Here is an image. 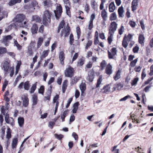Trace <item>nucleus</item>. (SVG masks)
Listing matches in <instances>:
<instances>
[{
  "instance_id": "9",
  "label": "nucleus",
  "mask_w": 153,
  "mask_h": 153,
  "mask_svg": "<svg viewBox=\"0 0 153 153\" xmlns=\"http://www.w3.org/2000/svg\"><path fill=\"white\" fill-rule=\"evenodd\" d=\"M22 104L23 105L26 107L29 104V99L27 95V94H25L22 95Z\"/></svg>"
},
{
  "instance_id": "57",
  "label": "nucleus",
  "mask_w": 153,
  "mask_h": 153,
  "mask_svg": "<svg viewBox=\"0 0 153 153\" xmlns=\"http://www.w3.org/2000/svg\"><path fill=\"white\" fill-rule=\"evenodd\" d=\"M109 35L110 36L108 38V41L109 44H111L112 41V37L113 35H111V34H109Z\"/></svg>"
},
{
  "instance_id": "12",
  "label": "nucleus",
  "mask_w": 153,
  "mask_h": 153,
  "mask_svg": "<svg viewBox=\"0 0 153 153\" xmlns=\"http://www.w3.org/2000/svg\"><path fill=\"white\" fill-rule=\"evenodd\" d=\"M112 66L110 63L108 64L105 68V73L108 75H110L112 73Z\"/></svg>"
},
{
  "instance_id": "26",
  "label": "nucleus",
  "mask_w": 153,
  "mask_h": 153,
  "mask_svg": "<svg viewBox=\"0 0 153 153\" xmlns=\"http://www.w3.org/2000/svg\"><path fill=\"white\" fill-rule=\"evenodd\" d=\"M127 37L125 36L123 39L122 41V45L125 48H126L128 46V43H127L128 41L126 40Z\"/></svg>"
},
{
  "instance_id": "17",
  "label": "nucleus",
  "mask_w": 153,
  "mask_h": 153,
  "mask_svg": "<svg viewBox=\"0 0 153 153\" xmlns=\"http://www.w3.org/2000/svg\"><path fill=\"white\" fill-rule=\"evenodd\" d=\"M9 67L10 65L9 62L7 61H5L3 66V68L6 73L8 72V70L9 68Z\"/></svg>"
},
{
  "instance_id": "1",
  "label": "nucleus",
  "mask_w": 153,
  "mask_h": 153,
  "mask_svg": "<svg viewBox=\"0 0 153 153\" xmlns=\"http://www.w3.org/2000/svg\"><path fill=\"white\" fill-rule=\"evenodd\" d=\"M52 14L48 10H46L44 12L43 15V24L45 25L48 26L51 21V16Z\"/></svg>"
},
{
  "instance_id": "37",
  "label": "nucleus",
  "mask_w": 153,
  "mask_h": 153,
  "mask_svg": "<svg viewBox=\"0 0 153 153\" xmlns=\"http://www.w3.org/2000/svg\"><path fill=\"white\" fill-rule=\"evenodd\" d=\"M43 39L42 37H40L39 38L37 43V48H39L43 42Z\"/></svg>"
},
{
  "instance_id": "52",
  "label": "nucleus",
  "mask_w": 153,
  "mask_h": 153,
  "mask_svg": "<svg viewBox=\"0 0 153 153\" xmlns=\"http://www.w3.org/2000/svg\"><path fill=\"white\" fill-rule=\"evenodd\" d=\"M92 42L91 40H89L88 41L85 46V48L87 50L91 45Z\"/></svg>"
},
{
  "instance_id": "44",
  "label": "nucleus",
  "mask_w": 153,
  "mask_h": 153,
  "mask_svg": "<svg viewBox=\"0 0 153 153\" xmlns=\"http://www.w3.org/2000/svg\"><path fill=\"white\" fill-rule=\"evenodd\" d=\"M18 142L17 138H14L13 139L12 143V146L13 148H14L16 146Z\"/></svg>"
},
{
  "instance_id": "14",
  "label": "nucleus",
  "mask_w": 153,
  "mask_h": 153,
  "mask_svg": "<svg viewBox=\"0 0 153 153\" xmlns=\"http://www.w3.org/2000/svg\"><path fill=\"white\" fill-rule=\"evenodd\" d=\"M59 58L61 64L63 65L64 64V60L65 59V54L63 51H61L59 52Z\"/></svg>"
},
{
  "instance_id": "59",
  "label": "nucleus",
  "mask_w": 153,
  "mask_h": 153,
  "mask_svg": "<svg viewBox=\"0 0 153 153\" xmlns=\"http://www.w3.org/2000/svg\"><path fill=\"white\" fill-rule=\"evenodd\" d=\"M55 124V123L54 122L51 121L49 123L48 126L51 129H52Z\"/></svg>"
},
{
  "instance_id": "45",
  "label": "nucleus",
  "mask_w": 153,
  "mask_h": 153,
  "mask_svg": "<svg viewBox=\"0 0 153 153\" xmlns=\"http://www.w3.org/2000/svg\"><path fill=\"white\" fill-rule=\"evenodd\" d=\"M69 39V43L71 45L73 44L74 41L73 34H70V36Z\"/></svg>"
},
{
  "instance_id": "38",
  "label": "nucleus",
  "mask_w": 153,
  "mask_h": 153,
  "mask_svg": "<svg viewBox=\"0 0 153 153\" xmlns=\"http://www.w3.org/2000/svg\"><path fill=\"white\" fill-rule=\"evenodd\" d=\"M79 87L82 92H83L86 88L85 83H81Z\"/></svg>"
},
{
  "instance_id": "28",
  "label": "nucleus",
  "mask_w": 153,
  "mask_h": 153,
  "mask_svg": "<svg viewBox=\"0 0 153 153\" xmlns=\"http://www.w3.org/2000/svg\"><path fill=\"white\" fill-rule=\"evenodd\" d=\"M144 37L142 34H140L138 37V42L139 43L141 44H144Z\"/></svg>"
},
{
  "instance_id": "16",
  "label": "nucleus",
  "mask_w": 153,
  "mask_h": 153,
  "mask_svg": "<svg viewBox=\"0 0 153 153\" xmlns=\"http://www.w3.org/2000/svg\"><path fill=\"white\" fill-rule=\"evenodd\" d=\"M101 15L103 20L106 21L107 19V13L105 9L102 10Z\"/></svg>"
},
{
  "instance_id": "50",
  "label": "nucleus",
  "mask_w": 153,
  "mask_h": 153,
  "mask_svg": "<svg viewBox=\"0 0 153 153\" xmlns=\"http://www.w3.org/2000/svg\"><path fill=\"white\" fill-rule=\"evenodd\" d=\"M84 10L87 13H88L90 9L89 5L87 3L84 6Z\"/></svg>"
},
{
  "instance_id": "7",
  "label": "nucleus",
  "mask_w": 153,
  "mask_h": 153,
  "mask_svg": "<svg viewBox=\"0 0 153 153\" xmlns=\"http://www.w3.org/2000/svg\"><path fill=\"white\" fill-rule=\"evenodd\" d=\"M5 120L6 123L10 124L12 126H13L14 125V120L12 117H9V114H6L5 117Z\"/></svg>"
},
{
  "instance_id": "40",
  "label": "nucleus",
  "mask_w": 153,
  "mask_h": 153,
  "mask_svg": "<svg viewBox=\"0 0 153 153\" xmlns=\"http://www.w3.org/2000/svg\"><path fill=\"white\" fill-rule=\"evenodd\" d=\"M11 137V132L10 129L9 128L7 129V131L6 137L8 139H9Z\"/></svg>"
},
{
  "instance_id": "35",
  "label": "nucleus",
  "mask_w": 153,
  "mask_h": 153,
  "mask_svg": "<svg viewBox=\"0 0 153 153\" xmlns=\"http://www.w3.org/2000/svg\"><path fill=\"white\" fill-rule=\"evenodd\" d=\"M78 78L76 77H74L72 78L71 82V85H72L75 84L78 82Z\"/></svg>"
},
{
  "instance_id": "27",
  "label": "nucleus",
  "mask_w": 153,
  "mask_h": 153,
  "mask_svg": "<svg viewBox=\"0 0 153 153\" xmlns=\"http://www.w3.org/2000/svg\"><path fill=\"white\" fill-rule=\"evenodd\" d=\"M67 86V81L65 80L63 82L62 89L63 93H65Z\"/></svg>"
},
{
  "instance_id": "58",
  "label": "nucleus",
  "mask_w": 153,
  "mask_h": 153,
  "mask_svg": "<svg viewBox=\"0 0 153 153\" xmlns=\"http://www.w3.org/2000/svg\"><path fill=\"white\" fill-rule=\"evenodd\" d=\"M139 79L138 78H135L133 81L131 82V85H134L136 84L137 81H138Z\"/></svg>"
},
{
  "instance_id": "43",
  "label": "nucleus",
  "mask_w": 153,
  "mask_h": 153,
  "mask_svg": "<svg viewBox=\"0 0 153 153\" xmlns=\"http://www.w3.org/2000/svg\"><path fill=\"white\" fill-rule=\"evenodd\" d=\"M117 147V146H115L111 148V151L113 152L114 153H119V149H116Z\"/></svg>"
},
{
  "instance_id": "11",
  "label": "nucleus",
  "mask_w": 153,
  "mask_h": 153,
  "mask_svg": "<svg viewBox=\"0 0 153 153\" xmlns=\"http://www.w3.org/2000/svg\"><path fill=\"white\" fill-rule=\"evenodd\" d=\"M94 71L93 69L91 70L88 72V76L87 79L89 82H91L93 81L94 76Z\"/></svg>"
},
{
  "instance_id": "33",
  "label": "nucleus",
  "mask_w": 153,
  "mask_h": 153,
  "mask_svg": "<svg viewBox=\"0 0 153 153\" xmlns=\"http://www.w3.org/2000/svg\"><path fill=\"white\" fill-rule=\"evenodd\" d=\"M117 15L115 13H113L110 15V20H115L117 19Z\"/></svg>"
},
{
  "instance_id": "61",
  "label": "nucleus",
  "mask_w": 153,
  "mask_h": 153,
  "mask_svg": "<svg viewBox=\"0 0 153 153\" xmlns=\"http://www.w3.org/2000/svg\"><path fill=\"white\" fill-rule=\"evenodd\" d=\"M114 86V88H116V89L117 88V89H118L120 87V88H122L123 87V85H121L120 83L115 84Z\"/></svg>"
},
{
  "instance_id": "54",
  "label": "nucleus",
  "mask_w": 153,
  "mask_h": 153,
  "mask_svg": "<svg viewBox=\"0 0 153 153\" xmlns=\"http://www.w3.org/2000/svg\"><path fill=\"white\" fill-rule=\"evenodd\" d=\"M44 90V86L43 85L41 86L39 90V92L40 94H43Z\"/></svg>"
},
{
  "instance_id": "2",
  "label": "nucleus",
  "mask_w": 153,
  "mask_h": 153,
  "mask_svg": "<svg viewBox=\"0 0 153 153\" xmlns=\"http://www.w3.org/2000/svg\"><path fill=\"white\" fill-rule=\"evenodd\" d=\"M118 24L115 22H112L110 25L109 29V34L113 35L116 31Z\"/></svg>"
},
{
  "instance_id": "13",
  "label": "nucleus",
  "mask_w": 153,
  "mask_h": 153,
  "mask_svg": "<svg viewBox=\"0 0 153 153\" xmlns=\"http://www.w3.org/2000/svg\"><path fill=\"white\" fill-rule=\"evenodd\" d=\"M138 0H133L131 3V7L132 10L133 11L136 10L138 6Z\"/></svg>"
},
{
  "instance_id": "49",
  "label": "nucleus",
  "mask_w": 153,
  "mask_h": 153,
  "mask_svg": "<svg viewBox=\"0 0 153 153\" xmlns=\"http://www.w3.org/2000/svg\"><path fill=\"white\" fill-rule=\"evenodd\" d=\"M67 114V112L66 111H65L61 115V118L62 120V121L63 122L65 120V119L66 117V115Z\"/></svg>"
},
{
  "instance_id": "4",
  "label": "nucleus",
  "mask_w": 153,
  "mask_h": 153,
  "mask_svg": "<svg viewBox=\"0 0 153 153\" xmlns=\"http://www.w3.org/2000/svg\"><path fill=\"white\" fill-rule=\"evenodd\" d=\"M25 18V15L22 14H19L16 15L15 17L14 21L15 22V24L18 23L20 24L23 21Z\"/></svg>"
},
{
  "instance_id": "42",
  "label": "nucleus",
  "mask_w": 153,
  "mask_h": 153,
  "mask_svg": "<svg viewBox=\"0 0 153 153\" xmlns=\"http://www.w3.org/2000/svg\"><path fill=\"white\" fill-rule=\"evenodd\" d=\"M65 8L66 9V13L67 15H68L69 17H71V16L70 13V8L67 5L65 6Z\"/></svg>"
},
{
  "instance_id": "55",
  "label": "nucleus",
  "mask_w": 153,
  "mask_h": 153,
  "mask_svg": "<svg viewBox=\"0 0 153 153\" xmlns=\"http://www.w3.org/2000/svg\"><path fill=\"white\" fill-rule=\"evenodd\" d=\"M18 25L20 27H26L28 26L27 24V22L26 21L23 24L22 22L20 23L19 24V25Z\"/></svg>"
},
{
  "instance_id": "8",
  "label": "nucleus",
  "mask_w": 153,
  "mask_h": 153,
  "mask_svg": "<svg viewBox=\"0 0 153 153\" xmlns=\"http://www.w3.org/2000/svg\"><path fill=\"white\" fill-rule=\"evenodd\" d=\"M12 37L10 35L5 36L1 40V42L7 46H8L9 41L12 39Z\"/></svg>"
},
{
  "instance_id": "53",
  "label": "nucleus",
  "mask_w": 153,
  "mask_h": 153,
  "mask_svg": "<svg viewBox=\"0 0 153 153\" xmlns=\"http://www.w3.org/2000/svg\"><path fill=\"white\" fill-rule=\"evenodd\" d=\"M6 49L5 48L0 47V54H3L6 53Z\"/></svg>"
},
{
  "instance_id": "31",
  "label": "nucleus",
  "mask_w": 153,
  "mask_h": 153,
  "mask_svg": "<svg viewBox=\"0 0 153 153\" xmlns=\"http://www.w3.org/2000/svg\"><path fill=\"white\" fill-rule=\"evenodd\" d=\"M120 73L121 71L119 70H118L117 71L115 75L114 76V80L116 81L120 78Z\"/></svg>"
},
{
  "instance_id": "32",
  "label": "nucleus",
  "mask_w": 153,
  "mask_h": 153,
  "mask_svg": "<svg viewBox=\"0 0 153 153\" xmlns=\"http://www.w3.org/2000/svg\"><path fill=\"white\" fill-rule=\"evenodd\" d=\"M32 21L36 22H41V20L40 18L38 16H34L32 17Z\"/></svg>"
},
{
  "instance_id": "15",
  "label": "nucleus",
  "mask_w": 153,
  "mask_h": 153,
  "mask_svg": "<svg viewBox=\"0 0 153 153\" xmlns=\"http://www.w3.org/2000/svg\"><path fill=\"white\" fill-rule=\"evenodd\" d=\"M110 91V87L109 85L104 86L101 89V91L103 93L108 94Z\"/></svg>"
},
{
  "instance_id": "60",
  "label": "nucleus",
  "mask_w": 153,
  "mask_h": 153,
  "mask_svg": "<svg viewBox=\"0 0 153 153\" xmlns=\"http://www.w3.org/2000/svg\"><path fill=\"white\" fill-rule=\"evenodd\" d=\"M73 98H70L69 99H68V100L67 103V105H66V107L67 108H68L70 105V103L72 101Z\"/></svg>"
},
{
  "instance_id": "47",
  "label": "nucleus",
  "mask_w": 153,
  "mask_h": 153,
  "mask_svg": "<svg viewBox=\"0 0 153 153\" xmlns=\"http://www.w3.org/2000/svg\"><path fill=\"white\" fill-rule=\"evenodd\" d=\"M54 136L56 138L59 140H61L63 137V135L61 134H55Z\"/></svg>"
},
{
  "instance_id": "48",
  "label": "nucleus",
  "mask_w": 153,
  "mask_h": 153,
  "mask_svg": "<svg viewBox=\"0 0 153 153\" xmlns=\"http://www.w3.org/2000/svg\"><path fill=\"white\" fill-rule=\"evenodd\" d=\"M130 98H131V96L129 95H128L125 96L124 97L121 99L119 100V101L120 102L124 101L126 100L127 99Z\"/></svg>"
},
{
  "instance_id": "51",
  "label": "nucleus",
  "mask_w": 153,
  "mask_h": 153,
  "mask_svg": "<svg viewBox=\"0 0 153 153\" xmlns=\"http://www.w3.org/2000/svg\"><path fill=\"white\" fill-rule=\"evenodd\" d=\"M124 31V27L123 25H121L120 28L118 30L119 34L120 35L123 34Z\"/></svg>"
},
{
  "instance_id": "25",
  "label": "nucleus",
  "mask_w": 153,
  "mask_h": 153,
  "mask_svg": "<svg viewBox=\"0 0 153 153\" xmlns=\"http://www.w3.org/2000/svg\"><path fill=\"white\" fill-rule=\"evenodd\" d=\"M91 5L92 8L96 10L97 8V3L94 0H92L91 2Z\"/></svg>"
},
{
  "instance_id": "22",
  "label": "nucleus",
  "mask_w": 153,
  "mask_h": 153,
  "mask_svg": "<svg viewBox=\"0 0 153 153\" xmlns=\"http://www.w3.org/2000/svg\"><path fill=\"white\" fill-rule=\"evenodd\" d=\"M102 76L101 75L99 76L98 79L97 80V82L96 85V88H98L100 87V85L101 84L102 80Z\"/></svg>"
},
{
  "instance_id": "63",
  "label": "nucleus",
  "mask_w": 153,
  "mask_h": 153,
  "mask_svg": "<svg viewBox=\"0 0 153 153\" xmlns=\"http://www.w3.org/2000/svg\"><path fill=\"white\" fill-rule=\"evenodd\" d=\"M133 36L130 34H128L127 36L126 40L128 42H130Z\"/></svg>"
},
{
  "instance_id": "30",
  "label": "nucleus",
  "mask_w": 153,
  "mask_h": 153,
  "mask_svg": "<svg viewBox=\"0 0 153 153\" xmlns=\"http://www.w3.org/2000/svg\"><path fill=\"white\" fill-rule=\"evenodd\" d=\"M21 1V0H11L9 3V5L10 6H12L16 4L20 3Z\"/></svg>"
},
{
  "instance_id": "20",
  "label": "nucleus",
  "mask_w": 153,
  "mask_h": 153,
  "mask_svg": "<svg viewBox=\"0 0 153 153\" xmlns=\"http://www.w3.org/2000/svg\"><path fill=\"white\" fill-rule=\"evenodd\" d=\"M118 12L119 17H123L124 15L123 13L124 12L123 7L122 6L120 7L118 10Z\"/></svg>"
},
{
  "instance_id": "34",
  "label": "nucleus",
  "mask_w": 153,
  "mask_h": 153,
  "mask_svg": "<svg viewBox=\"0 0 153 153\" xmlns=\"http://www.w3.org/2000/svg\"><path fill=\"white\" fill-rule=\"evenodd\" d=\"M37 84V82H36L33 85L30 89V93L32 94L34 93L36 88Z\"/></svg>"
},
{
  "instance_id": "56",
  "label": "nucleus",
  "mask_w": 153,
  "mask_h": 153,
  "mask_svg": "<svg viewBox=\"0 0 153 153\" xmlns=\"http://www.w3.org/2000/svg\"><path fill=\"white\" fill-rule=\"evenodd\" d=\"M137 62V59H136L133 61L131 62L130 63V65L131 67H134L135 65Z\"/></svg>"
},
{
  "instance_id": "3",
  "label": "nucleus",
  "mask_w": 153,
  "mask_h": 153,
  "mask_svg": "<svg viewBox=\"0 0 153 153\" xmlns=\"http://www.w3.org/2000/svg\"><path fill=\"white\" fill-rule=\"evenodd\" d=\"M62 12V8L60 4L57 6L56 10H54V13L56 19H58L61 17Z\"/></svg>"
},
{
  "instance_id": "41",
  "label": "nucleus",
  "mask_w": 153,
  "mask_h": 153,
  "mask_svg": "<svg viewBox=\"0 0 153 153\" xmlns=\"http://www.w3.org/2000/svg\"><path fill=\"white\" fill-rule=\"evenodd\" d=\"M24 89L27 90H28L30 87L29 82L28 81H27L24 83Z\"/></svg>"
},
{
  "instance_id": "29",
  "label": "nucleus",
  "mask_w": 153,
  "mask_h": 153,
  "mask_svg": "<svg viewBox=\"0 0 153 153\" xmlns=\"http://www.w3.org/2000/svg\"><path fill=\"white\" fill-rule=\"evenodd\" d=\"M18 123L20 127H22L24 124V119L23 117H20L18 118Z\"/></svg>"
},
{
  "instance_id": "10",
  "label": "nucleus",
  "mask_w": 153,
  "mask_h": 153,
  "mask_svg": "<svg viewBox=\"0 0 153 153\" xmlns=\"http://www.w3.org/2000/svg\"><path fill=\"white\" fill-rule=\"evenodd\" d=\"M108 57L109 59H111L113 58L117 53V50L115 48H113L111 50V52L108 51Z\"/></svg>"
},
{
  "instance_id": "36",
  "label": "nucleus",
  "mask_w": 153,
  "mask_h": 153,
  "mask_svg": "<svg viewBox=\"0 0 153 153\" xmlns=\"http://www.w3.org/2000/svg\"><path fill=\"white\" fill-rule=\"evenodd\" d=\"M48 51H45L42 52V55L41 56V59L42 60L44 58H45L48 55Z\"/></svg>"
},
{
  "instance_id": "64",
  "label": "nucleus",
  "mask_w": 153,
  "mask_h": 153,
  "mask_svg": "<svg viewBox=\"0 0 153 153\" xmlns=\"http://www.w3.org/2000/svg\"><path fill=\"white\" fill-rule=\"evenodd\" d=\"M72 136L74 138L75 140H78V136L75 132H73L72 134Z\"/></svg>"
},
{
  "instance_id": "6",
  "label": "nucleus",
  "mask_w": 153,
  "mask_h": 153,
  "mask_svg": "<svg viewBox=\"0 0 153 153\" xmlns=\"http://www.w3.org/2000/svg\"><path fill=\"white\" fill-rule=\"evenodd\" d=\"M74 71V69L71 66H69L65 70V76H66L71 77L73 76Z\"/></svg>"
},
{
  "instance_id": "39",
  "label": "nucleus",
  "mask_w": 153,
  "mask_h": 153,
  "mask_svg": "<svg viewBox=\"0 0 153 153\" xmlns=\"http://www.w3.org/2000/svg\"><path fill=\"white\" fill-rule=\"evenodd\" d=\"M106 62L105 60H102L100 63V66L101 70H103L105 68V67L106 66Z\"/></svg>"
},
{
  "instance_id": "18",
  "label": "nucleus",
  "mask_w": 153,
  "mask_h": 153,
  "mask_svg": "<svg viewBox=\"0 0 153 153\" xmlns=\"http://www.w3.org/2000/svg\"><path fill=\"white\" fill-rule=\"evenodd\" d=\"M115 6L114 2H112L109 5V10L110 12L114 11L115 9Z\"/></svg>"
},
{
  "instance_id": "21",
  "label": "nucleus",
  "mask_w": 153,
  "mask_h": 153,
  "mask_svg": "<svg viewBox=\"0 0 153 153\" xmlns=\"http://www.w3.org/2000/svg\"><path fill=\"white\" fill-rule=\"evenodd\" d=\"M38 30V27L36 24H34L33 25L31 29V31L33 34H35L37 33Z\"/></svg>"
},
{
  "instance_id": "5",
  "label": "nucleus",
  "mask_w": 153,
  "mask_h": 153,
  "mask_svg": "<svg viewBox=\"0 0 153 153\" xmlns=\"http://www.w3.org/2000/svg\"><path fill=\"white\" fill-rule=\"evenodd\" d=\"M70 27L67 26L65 27L61 31L60 33V36L61 37L63 35L65 37L68 36L70 34Z\"/></svg>"
},
{
  "instance_id": "62",
  "label": "nucleus",
  "mask_w": 153,
  "mask_h": 153,
  "mask_svg": "<svg viewBox=\"0 0 153 153\" xmlns=\"http://www.w3.org/2000/svg\"><path fill=\"white\" fill-rule=\"evenodd\" d=\"M93 27V22L89 21L88 27V29L89 30H91Z\"/></svg>"
},
{
  "instance_id": "19",
  "label": "nucleus",
  "mask_w": 153,
  "mask_h": 153,
  "mask_svg": "<svg viewBox=\"0 0 153 153\" xmlns=\"http://www.w3.org/2000/svg\"><path fill=\"white\" fill-rule=\"evenodd\" d=\"M31 100L32 102L33 106L36 105L38 101V98L37 95L35 94L33 95Z\"/></svg>"
},
{
  "instance_id": "24",
  "label": "nucleus",
  "mask_w": 153,
  "mask_h": 153,
  "mask_svg": "<svg viewBox=\"0 0 153 153\" xmlns=\"http://www.w3.org/2000/svg\"><path fill=\"white\" fill-rule=\"evenodd\" d=\"M51 92L48 91L45 94V96L44 97V101H45L46 100L49 101L50 100L51 97Z\"/></svg>"
},
{
  "instance_id": "23",
  "label": "nucleus",
  "mask_w": 153,
  "mask_h": 153,
  "mask_svg": "<svg viewBox=\"0 0 153 153\" xmlns=\"http://www.w3.org/2000/svg\"><path fill=\"white\" fill-rule=\"evenodd\" d=\"M52 3L50 0H44L43 1L44 5L46 7H49L52 5Z\"/></svg>"
},
{
  "instance_id": "46",
  "label": "nucleus",
  "mask_w": 153,
  "mask_h": 153,
  "mask_svg": "<svg viewBox=\"0 0 153 153\" xmlns=\"http://www.w3.org/2000/svg\"><path fill=\"white\" fill-rule=\"evenodd\" d=\"M84 63V61L82 59H79L77 62V65L78 66H81Z\"/></svg>"
}]
</instances>
